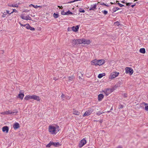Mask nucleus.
<instances>
[{
	"label": "nucleus",
	"instance_id": "nucleus-1",
	"mask_svg": "<svg viewBox=\"0 0 148 148\" xmlns=\"http://www.w3.org/2000/svg\"><path fill=\"white\" fill-rule=\"evenodd\" d=\"M59 130V127L55 124L50 125L48 127V132L51 134L56 135Z\"/></svg>",
	"mask_w": 148,
	"mask_h": 148
},
{
	"label": "nucleus",
	"instance_id": "nucleus-2",
	"mask_svg": "<svg viewBox=\"0 0 148 148\" xmlns=\"http://www.w3.org/2000/svg\"><path fill=\"white\" fill-rule=\"evenodd\" d=\"M33 99L38 101H40V98L38 96L36 95H27L25 96L24 100L26 101H28L30 99Z\"/></svg>",
	"mask_w": 148,
	"mask_h": 148
},
{
	"label": "nucleus",
	"instance_id": "nucleus-3",
	"mask_svg": "<svg viewBox=\"0 0 148 148\" xmlns=\"http://www.w3.org/2000/svg\"><path fill=\"white\" fill-rule=\"evenodd\" d=\"M91 63L92 65L100 66L104 64V60L103 59L99 60L95 59L92 61Z\"/></svg>",
	"mask_w": 148,
	"mask_h": 148
},
{
	"label": "nucleus",
	"instance_id": "nucleus-4",
	"mask_svg": "<svg viewBox=\"0 0 148 148\" xmlns=\"http://www.w3.org/2000/svg\"><path fill=\"white\" fill-rule=\"evenodd\" d=\"M93 109L91 108H88V110L85 112V113H84V114L82 115L84 117L85 116H88L91 113L93 112Z\"/></svg>",
	"mask_w": 148,
	"mask_h": 148
},
{
	"label": "nucleus",
	"instance_id": "nucleus-5",
	"mask_svg": "<svg viewBox=\"0 0 148 148\" xmlns=\"http://www.w3.org/2000/svg\"><path fill=\"white\" fill-rule=\"evenodd\" d=\"M86 140L85 138H84L80 141L78 145V146H79V148H81L86 144Z\"/></svg>",
	"mask_w": 148,
	"mask_h": 148
},
{
	"label": "nucleus",
	"instance_id": "nucleus-6",
	"mask_svg": "<svg viewBox=\"0 0 148 148\" xmlns=\"http://www.w3.org/2000/svg\"><path fill=\"white\" fill-rule=\"evenodd\" d=\"M119 74V72H112L110 75L109 77V79H114L115 77L118 76Z\"/></svg>",
	"mask_w": 148,
	"mask_h": 148
},
{
	"label": "nucleus",
	"instance_id": "nucleus-7",
	"mask_svg": "<svg viewBox=\"0 0 148 148\" xmlns=\"http://www.w3.org/2000/svg\"><path fill=\"white\" fill-rule=\"evenodd\" d=\"M125 73L126 74L129 73L130 75H132L134 73V71L132 68L130 67H127L125 68Z\"/></svg>",
	"mask_w": 148,
	"mask_h": 148
},
{
	"label": "nucleus",
	"instance_id": "nucleus-8",
	"mask_svg": "<svg viewBox=\"0 0 148 148\" xmlns=\"http://www.w3.org/2000/svg\"><path fill=\"white\" fill-rule=\"evenodd\" d=\"M91 42V41L89 40H87L84 39H81V44H84L85 45H89Z\"/></svg>",
	"mask_w": 148,
	"mask_h": 148
},
{
	"label": "nucleus",
	"instance_id": "nucleus-9",
	"mask_svg": "<svg viewBox=\"0 0 148 148\" xmlns=\"http://www.w3.org/2000/svg\"><path fill=\"white\" fill-rule=\"evenodd\" d=\"M112 92L111 89L107 88L102 91V92L106 95V96H108Z\"/></svg>",
	"mask_w": 148,
	"mask_h": 148
},
{
	"label": "nucleus",
	"instance_id": "nucleus-10",
	"mask_svg": "<svg viewBox=\"0 0 148 148\" xmlns=\"http://www.w3.org/2000/svg\"><path fill=\"white\" fill-rule=\"evenodd\" d=\"M20 17L22 19L24 20H31V17L29 15L25 16L23 15H21L20 16Z\"/></svg>",
	"mask_w": 148,
	"mask_h": 148
},
{
	"label": "nucleus",
	"instance_id": "nucleus-11",
	"mask_svg": "<svg viewBox=\"0 0 148 148\" xmlns=\"http://www.w3.org/2000/svg\"><path fill=\"white\" fill-rule=\"evenodd\" d=\"M80 42H81V39H79V40H74L73 41L72 43V44L74 45L81 44Z\"/></svg>",
	"mask_w": 148,
	"mask_h": 148
},
{
	"label": "nucleus",
	"instance_id": "nucleus-12",
	"mask_svg": "<svg viewBox=\"0 0 148 148\" xmlns=\"http://www.w3.org/2000/svg\"><path fill=\"white\" fill-rule=\"evenodd\" d=\"M79 25H76L73 27H72V29H73V31L76 32L78 31L79 27Z\"/></svg>",
	"mask_w": 148,
	"mask_h": 148
},
{
	"label": "nucleus",
	"instance_id": "nucleus-13",
	"mask_svg": "<svg viewBox=\"0 0 148 148\" xmlns=\"http://www.w3.org/2000/svg\"><path fill=\"white\" fill-rule=\"evenodd\" d=\"M12 114V112L10 110H8L6 111H5V112H2L1 113V114H2L3 115H8L10 114Z\"/></svg>",
	"mask_w": 148,
	"mask_h": 148
},
{
	"label": "nucleus",
	"instance_id": "nucleus-14",
	"mask_svg": "<svg viewBox=\"0 0 148 148\" xmlns=\"http://www.w3.org/2000/svg\"><path fill=\"white\" fill-rule=\"evenodd\" d=\"M8 130L9 128L8 126H4L2 128V131L3 132L7 133H8Z\"/></svg>",
	"mask_w": 148,
	"mask_h": 148
},
{
	"label": "nucleus",
	"instance_id": "nucleus-15",
	"mask_svg": "<svg viewBox=\"0 0 148 148\" xmlns=\"http://www.w3.org/2000/svg\"><path fill=\"white\" fill-rule=\"evenodd\" d=\"M52 146H54L55 147H58L61 145L59 142L55 143L52 141Z\"/></svg>",
	"mask_w": 148,
	"mask_h": 148
},
{
	"label": "nucleus",
	"instance_id": "nucleus-16",
	"mask_svg": "<svg viewBox=\"0 0 148 148\" xmlns=\"http://www.w3.org/2000/svg\"><path fill=\"white\" fill-rule=\"evenodd\" d=\"M96 9V4H95L94 5H91V7H90L89 10L91 11L92 10H95Z\"/></svg>",
	"mask_w": 148,
	"mask_h": 148
},
{
	"label": "nucleus",
	"instance_id": "nucleus-17",
	"mask_svg": "<svg viewBox=\"0 0 148 148\" xmlns=\"http://www.w3.org/2000/svg\"><path fill=\"white\" fill-rule=\"evenodd\" d=\"M104 96L102 94H100L98 96V100L99 101H102V99L103 98Z\"/></svg>",
	"mask_w": 148,
	"mask_h": 148
},
{
	"label": "nucleus",
	"instance_id": "nucleus-18",
	"mask_svg": "<svg viewBox=\"0 0 148 148\" xmlns=\"http://www.w3.org/2000/svg\"><path fill=\"white\" fill-rule=\"evenodd\" d=\"M13 127L14 130L18 129L19 127V124L18 123H16L13 125Z\"/></svg>",
	"mask_w": 148,
	"mask_h": 148
},
{
	"label": "nucleus",
	"instance_id": "nucleus-19",
	"mask_svg": "<svg viewBox=\"0 0 148 148\" xmlns=\"http://www.w3.org/2000/svg\"><path fill=\"white\" fill-rule=\"evenodd\" d=\"M24 96V94L23 93H21L20 92L18 96V97L21 100L23 99V97Z\"/></svg>",
	"mask_w": 148,
	"mask_h": 148
},
{
	"label": "nucleus",
	"instance_id": "nucleus-20",
	"mask_svg": "<svg viewBox=\"0 0 148 148\" xmlns=\"http://www.w3.org/2000/svg\"><path fill=\"white\" fill-rule=\"evenodd\" d=\"M75 76L74 75H72L71 76H70L68 77V81L69 82H71L73 80V79H75Z\"/></svg>",
	"mask_w": 148,
	"mask_h": 148
},
{
	"label": "nucleus",
	"instance_id": "nucleus-21",
	"mask_svg": "<svg viewBox=\"0 0 148 148\" xmlns=\"http://www.w3.org/2000/svg\"><path fill=\"white\" fill-rule=\"evenodd\" d=\"M19 4V3H16L14 5H8V6L11 7L18 8Z\"/></svg>",
	"mask_w": 148,
	"mask_h": 148
},
{
	"label": "nucleus",
	"instance_id": "nucleus-22",
	"mask_svg": "<svg viewBox=\"0 0 148 148\" xmlns=\"http://www.w3.org/2000/svg\"><path fill=\"white\" fill-rule=\"evenodd\" d=\"M79 113H80L77 110H76L74 109L73 110V114L78 115H79Z\"/></svg>",
	"mask_w": 148,
	"mask_h": 148
},
{
	"label": "nucleus",
	"instance_id": "nucleus-23",
	"mask_svg": "<svg viewBox=\"0 0 148 148\" xmlns=\"http://www.w3.org/2000/svg\"><path fill=\"white\" fill-rule=\"evenodd\" d=\"M105 76V73H100L98 75V77L99 79H100L102 77Z\"/></svg>",
	"mask_w": 148,
	"mask_h": 148
},
{
	"label": "nucleus",
	"instance_id": "nucleus-24",
	"mask_svg": "<svg viewBox=\"0 0 148 148\" xmlns=\"http://www.w3.org/2000/svg\"><path fill=\"white\" fill-rule=\"evenodd\" d=\"M140 53L144 54L146 53V51H145V49L144 48H142L140 49Z\"/></svg>",
	"mask_w": 148,
	"mask_h": 148
},
{
	"label": "nucleus",
	"instance_id": "nucleus-25",
	"mask_svg": "<svg viewBox=\"0 0 148 148\" xmlns=\"http://www.w3.org/2000/svg\"><path fill=\"white\" fill-rule=\"evenodd\" d=\"M31 5H32V6L34 8L36 9H37L38 8H41V6H38L37 5H34L32 4H31L29 5V7H31Z\"/></svg>",
	"mask_w": 148,
	"mask_h": 148
},
{
	"label": "nucleus",
	"instance_id": "nucleus-26",
	"mask_svg": "<svg viewBox=\"0 0 148 148\" xmlns=\"http://www.w3.org/2000/svg\"><path fill=\"white\" fill-rule=\"evenodd\" d=\"M52 141H50V142H49V143L47 145H46V147H48V148H49L51 147V146H52Z\"/></svg>",
	"mask_w": 148,
	"mask_h": 148
},
{
	"label": "nucleus",
	"instance_id": "nucleus-27",
	"mask_svg": "<svg viewBox=\"0 0 148 148\" xmlns=\"http://www.w3.org/2000/svg\"><path fill=\"white\" fill-rule=\"evenodd\" d=\"M12 112V114H16L18 112V111L16 109L13 110Z\"/></svg>",
	"mask_w": 148,
	"mask_h": 148
},
{
	"label": "nucleus",
	"instance_id": "nucleus-28",
	"mask_svg": "<svg viewBox=\"0 0 148 148\" xmlns=\"http://www.w3.org/2000/svg\"><path fill=\"white\" fill-rule=\"evenodd\" d=\"M25 27H26L27 29H29L30 27H31L30 25L29 24H26V25Z\"/></svg>",
	"mask_w": 148,
	"mask_h": 148
},
{
	"label": "nucleus",
	"instance_id": "nucleus-29",
	"mask_svg": "<svg viewBox=\"0 0 148 148\" xmlns=\"http://www.w3.org/2000/svg\"><path fill=\"white\" fill-rule=\"evenodd\" d=\"M72 14V12H71L70 11H68L67 12H66V15H69V14Z\"/></svg>",
	"mask_w": 148,
	"mask_h": 148
},
{
	"label": "nucleus",
	"instance_id": "nucleus-30",
	"mask_svg": "<svg viewBox=\"0 0 148 148\" xmlns=\"http://www.w3.org/2000/svg\"><path fill=\"white\" fill-rule=\"evenodd\" d=\"M53 16L55 18H58V14L54 13L53 14Z\"/></svg>",
	"mask_w": 148,
	"mask_h": 148
},
{
	"label": "nucleus",
	"instance_id": "nucleus-31",
	"mask_svg": "<svg viewBox=\"0 0 148 148\" xmlns=\"http://www.w3.org/2000/svg\"><path fill=\"white\" fill-rule=\"evenodd\" d=\"M79 12H80L84 13L85 12V11L82 8H80L79 9Z\"/></svg>",
	"mask_w": 148,
	"mask_h": 148
},
{
	"label": "nucleus",
	"instance_id": "nucleus-32",
	"mask_svg": "<svg viewBox=\"0 0 148 148\" xmlns=\"http://www.w3.org/2000/svg\"><path fill=\"white\" fill-rule=\"evenodd\" d=\"M102 12L103 13L104 15H106L108 13V12H107V11L105 10L104 11H102Z\"/></svg>",
	"mask_w": 148,
	"mask_h": 148
},
{
	"label": "nucleus",
	"instance_id": "nucleus-33",
	"mask_svg": "<svg viewBox=\"0 0 148 148\" xmlns=\"http://www.w3.org/2000/svg\"><path fill=\"white\" fill-rule=\"evenodd\" d=\"M119 8L118 7H115L113 9V10L114 11H116V10H119Z\"/></svg>",
	"mask_w": 148,
	"mask_h": 148
},
{
	"label": "nucleus",
	"instance_id": "nucleus-34",
	"mask_svg": "<svg viewBox=\"0 0 148 148\" xmlns=\"http://www.w3.org/2000/svg\"><path fill=\"white\" fill-rule=\"evenodd\" d=\"M19 24H20V25L22 27H25V26H26V24H22L20 22H19Z\"/></svg>",
	"mask_w": 148,
	"mask_h": 148
},
{
	"label": "nucleus",
	"instance_id": "nucleus-35",
	"mask_svg": "<svg viewBox=\"0 0 148 148\" xmlns=\"http://www.w3.org/2000/svg\"><path fill=\"white\" fill-rule=\"evenodd\" d=\"M61 99H62L63 100H64V95L63 94H62L61 96Z\"/></svg>",
	"mask_w": 148,
	"mask_h": 148
},
{
	"label": "nucleus",
	"instance_id": "nucleus-36",
	"mask_svg": "<svg viewBox=\"0 0 148 148\" xmlns=\"http://www.w3.org/2000/svg\"><path fill=\"white\" fill-rule=\"evenodd\" d=\"M29 29L31 31H33L35 30V29L34 28L31 27L29 28Z\"/></svg>",
	"mask_w": 148,
	"mask_h": 148
},
{
	"label": "nucleus",
	"instance_id": "nucleus-37",
	"mask_svg": "<svg viewBox=\"0 0 148 148\" xmlns=\"http://www.w3.org/2000/svg\"><path fill=\"white\" fill-rule=\"evenodd\" d=\"M61 14L63 15H66V12H65L64 11H62L61 12Z\"/></svg>",
	"mask_w": 148,
	"mask_h": 148
},
{
	"label": "nucleus",
	"instance_id": "nucleus-38",
	"mask_svg": "<svg viewBox=\"0 0 148 148\" xmlns=\"http://www.w3.org/2000/svg\"><path fill=\"white\" fill-rule=\"evenodd\" d=\"M117 4H118V5H119V6L120 7H122L124 6V5H123L122 4H121L120 3H118Z\"/></svg>",
	"mask_w": 148,
	"mask_h": 148
},
{
	"label": "nucleus",
	"instance_id": "nucleus-39",
	"mask_svg": "<svg viewBox=\"0 0 148 148\" xmlns=\"http://www.w3.org/2000/svg\"><path fill=\"white\" fill-rule=\"evenodd\" d=\"M131 3H126V5L127 6H129L131 5Z\"/></svg>",
	"mask_w": 148,
	"mask_h": 148
},
{
	"label": "nucleus",
	"instance_id": "nucleus-40",
	"mask_svg": "<svg viewBox=\"0 0 148 148\" xmlns=\"http://www.w3.org/2000/svg\"><path fill=\"white\" fill-rule=\"evenodd\" d=\"M80 0H74V1H71L69 2V3H73V2H74L75 1H80Z\"/></svg>",
	"mask_w": 148,
	"mask_h": 148
},
{
	"label": "nucleus",
	"instance_id": "nucleus-41",
	"mask_svg": "<svg viewBox=\"0 0 148 148\" xmlns=\"http://www.w3.org/2000/svg\"><path fill=\"white\" fill-rule=\"evenodd\" d=\"M145 109L146 110L148 111V106H145Z\"/></svg>",
	"mask_w": 148,
	"mask_h": 148
},
{
	"label": "nucleus",
	"instance_id": "nucleus-42",
	"mask_svg": "<svg viewBox=\"0 0 148 148\" xmlns=\"http://www.w3.org/2000/svg\"><path fill=\"white\" fill-rule=\"evenodd\" d=\"M13 12H17V11L15 9H14L13 10V11H12Z\"/></svg>",
	"mask_w": 148,
	"mask_h": 148
},
{
	"label": "nucleus",
	"instance_id": "nucleus-43",
	"mask_svg": "<svg viewBox=\"0 0 148 148\" xmlns=\"http://www.w3.org/2000/svg\"><path fill=\"white\" fill-rule=\"evenodd\" d=\"M6 14H3L2 15V17H5V16H6Z\"/></svg>",
	"mask_w": 148,
	"mask_h": 148
},
{
	"label": "nucleus",
	"instance_id": "nucleus-44",
	"mask_svg": "<svg viewBox=\"0 0 148 148\" xmlns=\"http://www.w3.org/2000/svg\"><path fill=\"white\" fill-rule=\"evenodd\" d=\"M53 79L55 81H56L57 80H58V79L55 77H54L53 78Z\"/></svg>",
	"mask_w": 148,
	"mask_h": 148
},
{
	"label": "nucleus",
	"instance_id": "nucleus-45",
	"mask_svg": "<svg viewBox=\"0 0 148 148\" xmlns=\"http://www.w3.org/2000/svg\"><path fill=\"white\" fill-rule=\"evenodd\" d=\"M103 113H104V112H99L98 113H97V114L99 115Z\"/></svg>",
	"mask_w": 148,
	"mask_h": 148
},
{
	"label": "nucleus",
	"instance_id": "nucleus-46",
	"mask_svg": "<svg viewBox=\"0 0 148 148\" xmlns=\"http://www.w3.org/2000/svg\"><path fill=\"white\" fill-rule=\"evenodd\" d=\"M124 96L125 97H127V94L126 93H125L124 94Z\"/></svg>",
	"mask_w": 148,
	"mask_h": 148
},
{
	"label": "nucleus",
	"instance_id": "nucleus-47",
	"mask_svg": "<svg viewBox=\"0 0 148 148\" xmlns=\"http://www.w3.org/2000/svg\"><path fill=\"white\" fill-rule=\"evenodd\" d=\"M135 4L132 5H131V7H132V8H133V7H134V6H135Z\"/></svg>",
	"mask_w": 148,
	"mask_h": 148
},
{
	"label": "nucleus",
	"instance_id": "nucleus-48",
	"mask_svg": "<svg viewBox=\"0 0 148 148\" xmlns=\"http://www.w3.org/2000/svg\"><path fill=\"white\" fill-rule=\"evenodd\" d=\"M6 13H8V14H10V13H9V11L8 10H6Z\"/></svg>",
	"mask_w": 148,
	"mask_h": 148
},
{
	"label": "nucleus",
	"instance_id": "nucleus-49",
	"mask_svg": "<svg viewBox=\"0 0 148 148\" xmlns=\"http://www.w3.org/2000/svg\"><path fill=\"white\" fill-rule=\"evenodd\" d=\"M116 148H122V147L121 146H119V147H117Z\"/></svg>",
	"mask_w": 148,
	"mask_h": 148
},
{
	"label": "nucleus",
	"instance_id": "nucleus-50",
	"mask_svg": "<svg viewBox=\"0 0 148 148\" xmlns=\"http://www.w3.org/2000/svg\"><path fill=\"white\" fill-rule=\"evenodd\" d=\"M25 12H29V11L28 10H25Z\"/></svg>",
	"mask_w": 148,
	"mask_h": 148
},
{
	"label": "nucleus",
	"instance_id": "nucleus-51",
	"mask_svg": "<svg viewBox=\"0 0 148 148\" xmlns=\"http://www.w3.org/2000/svg\"><path fill=\"white\" fill-rule=\"evenodd\" d=\"M58 8H62V7L61 6V7H60V6H58Z\"/></svg>",
	"mask_w": 148,
	"mask_h": 148
},
{
	"label": "nucleus",
	"instance_id": "nucleus-52",
	"mask_svg": "<svg viewBox=\"0 0 148 148\" xmlns=\"http://www.w3.org/2000/svg\"><path fill=\"white\" fill-rule=\"evenodd\" d=\"M13 12H11V13H9V14H10V15H11V14L13 13Z\"/></svg>",
	"mask_w": 148,
	"mask_h": 148
},
{
	"label": "nucleus",
	"instance_id": "nucleus-53",
	"mask_svg": "<svg viewBox=\"0 0 148 148\" xmlns=\"http://www.w3.org/2000/svg\"><path fill=\"white\" fill-rule=\"evenodd\" d=\"M103 5H105V6H108V5H106V4H104V3H103Z\"/></svg>",
	"mask_w": 148,
	"mask_h": 148
},
{
	"label": "nucleus",
	"instance_id": "nucleus-54",
	"mask_svg": "<svg viewBox=\"0 0 148 148\" xmlns=\"http://www.w3.org/2000/svg\"><path fill=\"white\" fill-rule=\"evenodd\" d=\"M123 108V106L122 105H121V106L120 107V108Z\"/></svg>",
	"mask_w": 148,
	"mask_h": 148
},
{
	"label": "nucleus",
	"instance_id": "nucleus-55",
	"mask_svg": "<svg viewBox=\"0 0 148 148\" xmlns=\"http://www.w3.org/2000/svg\"><path fill=\"white\" fill-rule=\"evenodd\" d=\"M110 3H111V4H114V3H112V2H110Z\"/></svg>",
	"mask_w": 148,
	"mask_h": 148
},
{
	"label": "nucleus",
	"instance_id": "nucleus-56",
	"mask_svg": "<svg viewBox=\"0 0 148 148\" xmlns=\"http://www.w3.org/2000/svg\"><path fill=\"white\" fill-rule=\"evenodd\" d=\"M121 3H125V2L124 1H121Z\"/></svg>",
	"mask_w": 148,
	"mask_h": 148
},
{
	"label": "nucleus",
	"instance_id": "nucleus-57",
	"mask_svg": "<svg viewBox=\"0 0 148 148\" xmlns=\"http://www.w3.org/2000/svg\"><path fill=\"white\" fill-rule=\"evenodd\" d=\"M3 14H6L5 13V12H4V13Z\"/></svg>",
	"mask_w": 148,
	"mask_h": 148
},
{
	"label": "nucleus",
	"instance_id": "nucleus-58",
	"mask_svg": "<svg viewBox=\"0 0 148 148\" xmlns=\"http://www.w3.org/2000/svg\"><path fill=\"white\" fill-rule=\"evenodd\" d=\"M137 0H134V1H137Z\"/></svg>",
	"mask_w": 148,
	"mask_h": 148
},
{
	"label": "nucleus",
	"instance_id": "nucleus-59",
	"mask_svg": "<svg viewBox=\"0 0 148 148\" xmlns=\"http://www.w3.org/2000/svg\"><path fill=\"white\" fill-rule=\"evenodd\" d=\"M116 3H117V2H118V1H116Z\"/></svg>",
	"mask_w": 148,
	"mask_h": 148
},
{
	"label": "nucleus",
	"instance_id": "nucleus-60",
	"mask_svg": "<svg viewBox=\"0 0 148 148\" xmlns=\"http://www.w3.org/2000/svg\"><path fill=\"white\" fill-rule=\"evenodd\" d=\"M70 99V98L69 97V99Z\"/></svg>",
	"mask_w": 148,
	"mask_h": 148
},
{
	"label": "nucleus",
	"instance_id": "nucleus-61",
	"mask_svg": "<svg viewBox=\"0 0 148 148\" xmlns=\"http://www.w3.org/2000/svg\"><path fill=\"white\" fill-rule=\"evenodd\" d=\"M89 148V147H88V148Z\"/></svg>",
	"mask_w": 148,
	"mask_h": 148
}]
</instances>
